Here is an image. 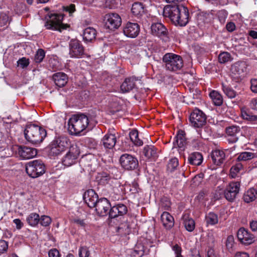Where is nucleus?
I'll list each match as a JSON object with an SVG mask.
<instances>
[{"label":"nucleus","instance_id":"1","mask_svg":"<svg viewBox=\"0 0 257 257\" xmlns=\"http://www.w3.org/2000/svg\"><path fill=\"white\" fill-rule=\"evenodd\" d=\"M163 16L169 18L175 25L180 26H186L189 19L188 9L182 5L171 4L166 6L164 8Z\"/></svg>","mask_w":257,"mask_h":257},{"label":"nucleus","instance_id":"2","mask_svg":"<svg viewBox=\"0 0 257 257\" xmlns=\"http://www.w3.org/2000/svg\"><path fill=\"white\" fill-rule=\"evenodd\" d=\"M89 123L88 116L84 113L73 114L68 120V129L71 134L79 135L86 129Z\"/></svg>","mask_w":257,"mask_h":257},{"label":"nucleus","instance_id":"3","mask_svg":"<svg viewBox=\"0 0 257 257\" xmlns=\"http://www.w3.org/2000/svg\"><path fill=\"white\" fill-rule=\"evenodd\" d=\"M24 135L27 141L34 145H38L43 142L47 133L44 128L36 124H30L26 126Z\"/></svg>","mask_w":257,"mask_h":257},{"label":"nucleus","instance_id":"4","mask_svg":"<svg viewBox=\"0 0 257 257\" xmlns=\"http://www.w3.org/2000/svg\"><path fill=\"white\" fill-rule=\"evenodd\" d=\"M69 147V139L62 135L56 136L47 147L49 155L51 157L58 156Z\"/></svg>","mask_w":257,"mask_h":257},{"label":"nucleus","instance_id":"5","mask_svg":"<svg viewBox=\"0 0 257 257\" xmlns=\"http://www.w3.org/2000/svg\"><path fill=\"white\" fill-rule=\"evenodd\" d=\"M63 15L59 14H48L45 17V26L47 29L62 32L67 29L69 25L62 23Z\"/></svg>","mask_w":257,"mask_h":257},{"label":"nucleus","instance_id":"6","mask_svg":"<svg viewBox=\"0 0 257 257\" xmlns=\"http://www.w3.org/2000/svg\"><path fill=\"white\" fill-rule=\"evenodd\" d=\"M163 61L165 63L167 70L176 71L180 70L183 66L182 57L174 53H167L163 57Z\"/></svg>","mask_w":257,"mask_h":257},{"label":"nucleus","instance_id":"7","mask_svg":"<svg viewBox=\"0 0 257 257\" xmlns=\"http://www.w3.org/2000/svg\"><path fill=\"white\" fill-rule=\"evenodd\" d=\"M26 171L29 176L35 178L45 173V166L41 160H36L30 161L26 164Z\"/></svg>","mask_w":257,"mask_h":257},{"label":"nucleus","instance_id":"8","mask_svg":"<svg viewBox=\"0 0 257 257\" xmlns=\"http://www.w3.org/2000/svg\"><path fill=\"white\" fill-rule=\"evenodd\" d=\"M80 149L76 144H73L69 147L68 152L62 159L63 165L69 167L74 164L79 155H80Z\"/></svg>","mask_w":257,"mask_h":257},{"label":"nucleus","instance_id":"9","mask_svg":"<svg viewBox=\"0 0 257 257\" xmlns=\"http://www.w3.org/2000/svg\"><path fill=\"white\" fill-rule=\"evenodd\" d=\"M189 120L192 126L199 128L206 123V116L202 111L196 108L191 113Z\"/></svg>","mask_w":257,"mask_h":257},{"label":"nucleus","instance_id":"10","mask_svg":"<svg viewBox=\"0 0 257 257\" xmlns=\"http://www.w3.org/2000/svg\"><path fill=\"white\" fill-rule=\"evenodd\" d=\"M151 33L164 41L169 39V32L167 28L161 23H153L151 26Z\"/></svg>","mask_w":257,"mask_h":257},{"label":"nucleus","instance_id":"11","mask_svg":"<svg viewBox=\"0 0 257 257\" xmlns=\"http://www.w3.org/2000/svg\"><path fill=\"white\" fill-rule=\"evenodd\" d=\"M119 162L124 169L128 171L134 170L139 166L138 159L128 154H122L120 157Z\"/></svg>","mask_w":257,"mask_h":257},{"label":"nucleus","instance_id":"12","mask_svg":"<svg viewBox=\"0 0 257 257\" xmlns=\"http://www.w3.org/2000/svg\"><path fill=\"white\" fill-rule=\"evenodd\" d=\"M69 55L71 58H81L84 55V47L77 39H71L69 42Z\"/></svg>","mask_w":257,"mask_h":257},{"label":"nucleus","instance_id":"13","mask_svg":"<svg viewBox=\"0 0 257 257\" xmlns=\"http://www.w3.org/2000/svg\"><path fill=\"white\" fill-rule=\"evenodd\" d=\"M104 26L106 29L114 30L118 29L121 24L120 17L116 13L106 14L104 17Z\"/></svg>","mask_w":257,"mask_h":257},{"label":"nucleus","instance_id":"14","mask_svg":"<svg viewBox=\"0 0 257 257\" xmlns=\"http://www.w3.org/2000/svg\"><path fill=\"white\" fill-rule=\"evenodd\" d=\"M239 182H232L227 185L224 190V195L226 199L229 202H233L239 193L240 189Z\"/></svg>","mask_w":257,"mask_h":257},{"label":"nucleus","instance_id":"15","mask_svg":"<svg viewBox=\"0 0 257 257\" xmlns=\"http://www.w3.org/2000/svg\"><path fill=\"white\" fill-rule=\"evenodd\" d=\"M94 208L98 215L105 216L107 214L109 215L108 210L109 211L111 207L110 203L107 199L101 198L99 199Z\"/></svg>","mask_w":257,"mask_h":257},{"label":"nucleus","instance_id":"16","mask_svg":"<svg viewBox=\"0 0 257 257\" xmlns=\"http://www.w3.org/2000/svg\"><path fill=\"white\" fill-rule=\"evenodd\" d=\"M237 236L240 242L245 245L250 244L254 241V236L243 227L238 230Z\"/></svg>","mask_w":257,"mask_h":257},{"label":"nucleus","instance_id":"17","mask_svg":"<svg viewBox=\"0 0 257 257\" xmlns=\"http://www.w3.org/2000/svg\"><path fill=\"white\" fill-rule=\"evenodd\" d=\"M140 26L136 23L127 22L123 27L124 34L127 37L136 38L140 33Z\"/></svg>","mask_w":257,"mask_h":257},{"label":"nucleus","instance_id":"18","mask_svg":"<svg viewBox=\"0 0 257 257\" xmlns=\"http://www.w3.org/2000/svg\"><path fill=\"white\" fill-rule=\"evenodd\" d=\"M83 199L90 208H94L99 200L98 195L93 189L87 190L83 194Z\"/></svg>","mask_w":257,"mask_h":257},{"label":"nucleus","instance_id":"19","mask_svg":"<svg viewBox=\"0 0 257 257\" xmlns=\"http://www.w3.org/2000/svg\"><path fill=\"white\" fill-rule=\"evenodd\" d=\"M127 212V207L123 204H118L112 207L109 211V217L115 218L119 216H123Z\"/></svg>","mask_w":257,"mask_h":257},{"label":"nucleus","instance_id":"20","mask_svg":"<svg viewBox=\"0 0 257 257\" xmlns=\"http://www.w3.org/2000/svg\"><path fill=\"white\" fill-rule=\"evenodd\" d=\"M18 153L20 156L24 159H29L36 156L37 150L25 146H21L18 149Z\"/></svg>","mask_w":257,"mask_h":257},{"label":"nucleus","instance_id":"21","mask_svg":"<svg viewBox=\"0 0 257 257\" xmlns=\"http://www.w3.org/2000/svg\"><path fill=\"white\" fill-rule=\"evenodd\" d=\"M139 78L135 76H132L125 79L120 85V89L123 93L128 92L136 87V82L139 80Z\"/></svg>","mask_w":257,"mask_h":257},{"label":"nucleus","instance_id":"22","mask_svg":"<svg viewBox=\"0 0 257 257\" xmlns=\"http://www.w3.org/2000/svg\"><path fill=\"white\" fill-rule=\"evenodd\" d=\"M53 80L55 85L59 87H64L68 82L67 75L63 72H57L53 75Z\"/></svg>","mask_w":257,"mask_h":257},{"label":"nucleus","instance_id":"23","mask_svg":"<svg viewBox=\"0 0 257 257\" xmlns=\"http://www.w3.org/2000/svg\"><path fill=\"white\" fill-rule=\"evenodd\" d=\"M116 142V137L113 134H106L101 139V144H102L105 148L112 149L115 146Z\"/></svg>","mask_w":257,"mask_h":257},{"label":"nucleus","instance_id":"24","mask_svg":"<svg viewBox=\"0 0 257 257\" xmlns=\"http://www.w3.org/2000/svg\"><path fill=\"white\" fill-rule=\"evenodd\" d=\"M211 158L213 163L216 165H220L223 163L225 155L223 151L216 150L212 152Z\"/></svg>","mask_w":257,"mask_h":257},{"label":"nucleus","instance_id":"25","mask_svg":"<svg viewBox=\"0 0 257 257\" xmlns=\"http://www.w3.org/2000/svg\"><path fill=\"white\" fill-rule=\"evenodd\" d=\"M246 69V65L243 61H238L231 65L230 71L234 75L242 74Z\"/></svg>","mask_w":257,"mask_h":257},{"label":"nucleus","instance_id":"26","mask_svg":"<svg viewBox=\"0 0 257 257\" xmlns=\"http://www.w3.org/2000/svg\"><path fill=\"white\" fill-rule=\"evenodd\" d=\"M161 219L164 226L166 229L171 228L174 225L173 217L168 212H164L161 216Z\"/></svg>","mask_w":257,"mask_h":257},{"label":"nucleus","instance_id":"27","mask_svg":"<svg viewBox=\"0 0 257 257\" xmlns=\"http://www.w3.org/2000/svg\"><path fill=\"white\" fill-rule=\"evenodd\" d=\"M143 154L146 158L155 160L158 158V155L157 149L152 145H147L144 147Z\"/></svg>","mask_w":257,"mask_h":257},{"label":"nucleus","instance_id":"28","mask_svg":"<svg viewBox=\"0 0 257 257\" xmlns=\"http://www.w3.org/2000/svg\"><path fill=\"white\" fill-rule=\"evenodd\" d=\"M96 31L92 27L86 28L83 32V38L86 42H91L95 39Z\"/></svg>","mask_w":257,"mask_h":257},{"label":"nucleus","instance_id":"29","mask_svg":"<svg viewBox=\"0 0 257 257\" xmlns=\"http://www.w3.org/2000/svg\"><path fill=\"white\" fill-rule=\"evenodd\" d=\"M196 20L198 25L202 27L205 23L209 22L210 20V14L206 12H199L196 14Z\"/></svg>","mask_w":257,"mask_h":257},{"label":"nucleus","instance_id":"30","mask_svg":"<svg viewBox=\"0 0 257 257\" xmlns=\"http://www.w3.org/2000/svg\"><path fill=\"white\" fill-rule=\"evenodd\" d=\"M189 164L192 165L199 166L203 161V157L199 152H194L190 154L188 158Z\"/></svg>","mask_w":257,"mask_h":257},{"label":"nucleus","instance_id":"31","mask_svg":"<svg viewBox=\"0 0 257 257\" xmlns=\"http://www.w3.org/2000/svg\"><path fill=\"white\" fill-rule=\"evenodd\" d=\"M221 87L225 95L229 98H234L237 95V93L227 83L222 82Z\"/></svg>","mask_w":257,"mask_h":257},{"label":"nucleus","instance_id":"32","mask_svg":"<svg viewBox=\"0 0 257 257\" xmlns=\"http://www.w3.org/2000/svg\"><path fill=\"white\" fill-rule=\"evenodd\" d=\"M241 115L243 119L251 123H257V115L253 114L249 110H241Z\"/></svg>","mask_w":257,"mask_h":257},{"label":"nucleus","instance_id":"33","mask_svg":"<svg viewBox=\"0 0 257 257\" xmlns=\"http://www.w3.org/2000/svg\"><path fill=\"white\" fill-rule=\"evenodd\" d=\"M184 132L182 131H179L176 136V140L173 142L174 146L176 145L180 149L183 148L186 144V141L185 136H184Z\"/></svg>","mask_w":257,"mask_h":257},{"label":"nucleus","instance_id":"34","mask_svg":"<svg viewBox=\"0 0 257 257\" xmlns=\"http://www.w3.org/2000/svg\"><path fill=\"white\" fill-rule=\"evenodd\" d=\"M257 197V190L254 188L248 190L243 195V199L245 202L249 203L254 200Z\"/></svg>","mask_w":257,"mask_h":257},{"label":"nucleus","instance_id":"35","mask_svg":"<svg viewBox=\"0 0 257 257\" xmlns=\"http://www.w3.org/2000/svg\"><path fill=\"white\" fill-rule=\"evenodd\" d=\"M132 13L133 14L140 18L144 13V7L141 3H135L132 5Z\"/></svg>","mask_w":257,"mask_h":257},{"label":"nucleus","instance_id":"36","mask_svg":"<svg viewBox=\"0 0 257 257\" xmlns=\"http://www.w3.org/2000/svg\"><path fill=\"white\" fill-rule=\"evenodd\" d=\"M209 95L215 105L220 106L222 104V96L218 91L213 90L210 93Z\"/></svg>","mask_w":257,"mask_h":257},{"label":"nucleus","instance_id":"37","mask_svg":"<svg viewBox=\"0 0 257 257\" xmlns=\"http://www.w3.org/2000/svg\"><path fill=\"white\" fill-rule=\"evenodd\" d=\"M26 221L30 226H35L39 222V215L36 213H31L27 217Z\"/></svg>","mask_w":257,"mask_h":257},{"label":"nucleus","instance_id":"38","mask_svg":"<svg viewBox=\"0 0 257 257\" xmlns=\"http://www.w3.org/2000/svg\"><path fill=\"white\" fill-rule=\"evenodd\" d=\"M183 219L184 224L186 230L190 232L192 231L195 228V222L194 220L189 218L187 215H184Z\"/></svg>","mask_w":257,"mask_h":257},{"label":"nucleus","instance_id":"39","mask_svg":"<svg viewBox=\"0 0 257 257\" xmlns=\"http://www.w3.org/2000/svg\"><path fill=\"white\" fill-rule=\"evenodd\" d=\"M205 221L207 225H214L218 222V216L215 213L210 212L206 215Z\"/></svg>","mask_w":257,"mask_h":257},{"label":"nucleus","instance_id":"40","mask_svg":"<svg viewBox=\"0 0 257 257\" xmlns=\"http://www.w3.org/2000/svg\"><path fill=\"white\" fill-rule=\"evenodd\" d=\"M131 141L136 146H142L143 141L138 138V132L137 130H133L129 134Z\"/></svg>","mask_w":257,"mask_h":257},{"label":"nucleus","instance_id":"41","mask_svg":"<svg viewBox=\"0 0 257 257\" xmlns=\"http://www.w3.org/2000/svg\"><path fill=\"white\" fill-rule=\"evenodd\" d=\"M255 157V154L251 152H243L239 154L237 158L238 162L247 161L253 159Z\"/></svg>","mask_w":257,"mask_h":257},{"label":"nucleus","instance_id":"42","mask_svg":"<svg viewBox=\"0 0 257 257\" xmlns=\"http://www.w3.org/2000/svg\"><path fill=\"white\" fill-rule=\"evenodd\" d=\"M82 163L88 167L91 168L96 162V158L91 154H88L82 158Z\"/></svg>","mask_w":257,"mask_h":257},{"label":"nucleus","instance_id":"43","mask_svg":"<svg viewBox=\"0 0 257 257\" xmlns=\"http://www.w3.org/2000/svg\"><path fill=\"white\" fill-rule=\"evenodd\" d=\"M243 165L236 160V163L233 165L230 169V176L232 178H235L237 173L239 172L243 168Z\"/></svg>","mask_w":257,"mask_h":257},{"label":"nucleus","instance_id":"44","mask_svg":"<svg viewBox=\"0 0 257 257\" xmlns=\"http://www.w3.org/2000/svg\"><path fill=\"white\" fill-rule=\"evenodd\" d=\"M231 57L227 52H221L218 56V61L220 63H225L231 61Z\"/></svg>","mask_w":257,"mask_h":257},{"label":"nucleus","instance_id":"45","mask_svg":"<svg viewBox=\"0 0 257 257\" xmlns=\"http://www.w3.org/2000/svg\"><path fill=\"white\" fill-rule=\"evenodd\" d=\"M240 131V127L236 125L230 126L226 128V133L227 135L231 137H235Z\"/></svg>","mask_w":257,"mask_h":257},{"label":"nucleus","instance_id":"46","mask_svg":"<svg viewBox=\"0 0 257 257\" xmlns=\"http://www.w3.org/2000/svg\"><path fill=\"white\" fill-rule=\"evenodd\" d=\"M45 56V51L42 49H39L35 55L34 61L37 63H40L42 62Z\"/></svg>","mask_w":257,"mask_h":257},{"label":"nucleus","instance_id":"47","mask_svg":"<svg viewBox=\"0 0 257 257\" xmlns=\"http://www.w3.org/2000/svg\"><path fill=\"white\" fill-rule=\"evenodd\" d=\"M179 165L178 160L176 158L171 159L167 165V169L169 171H174Z\"/></svg>","mask_w":257,"mask_h":257},{"label":"nucleus","instance_id":"48","mask_svg":"<svg viewBox=\"0 0 257 257\" xmlns=\"http://www.w3.org/2000/svg\"><path fill=\"white\" fill-rule=\"evenodd\" d=\"M40 223L43 226H48L51 222V219L50 217L47 215H42L40 217Z\"/></svg>","mask_w":257,"mask_h":257},{"label":"nucleus","instance_id":"49","mask_svg":"<svg viewBox=\"0 0 257 257\" xmlns=\"http://www.w3.org/2000/svg\"><path fill=\"white\" fill-rule=\"evenodd\" d=\"M234 237L232 235H229L226 240V246L227 249L231 251L232 250V247L234 245Z\"/></svg>","mask_w":257,"mask_h":257},{"label":"nucleus","instance_id":"50","mask_svg":"<svg viewBox=\"0 0 257 257\" xmlns=\"http://www.w3.org/2000/svg\"><path fill=\"white\" fill-rule=\"evenodd\" d=\"M90 254L89 250L87 247L82 246L79 249V257H89Z\"/></svg>","mask_w":257,"mask_h":257},{"label":"nucleus","instance_id":"51","mask_svg":"<svg viewBox=\"0 0 257 257\" xmlns=\"http://www.w3.org/2000/svg\"><path fill=\"white\" fill-rule=\"evenodd\" d=\"M160 206L164 210H169L171 206V202L167 198H163L161 200Z\"/></svg>","mask_w":257,"mask_h":257},{"label":"nucleus","instance_id":"52","mask_svg":"<svg viewBox=\"0 0 257 257\" xmlns=\"http://www.w3.org/2000/svg\"><path fill=\"white\" fill-rule=\"evenodd\" d=\"M17 63L18 66H20L21 68H24L29 65V61L28 59H27L25 57H23L17 61Z\"/></svg>","mask_w":257,"mask_h":257},{"label":"nucleus","instance_id":"53","mask_svg":"<svg viewBox=\"0 0 257 257\" xmlns=\"http://www.w3.org/2000/svg\"><path fill=\"white\" fill-rule=\"evenodd\" d=\"M172 248L176 254L175 257H183L181 254L182 248L179 245L175 244L172 246Z\"/></svg>","mask_w":257,"mask_h":257},{"label":"nucleus","instance_id":"54","mask_svg":"<svg viewBox=\"0 0 257 257\" xmlns=\"http://www.w3.org/2000/svg\"><path fill=\"white\" fill-rule=\"evenodd\" d=\"M8 248V243L4 240H0V253H3L6 252Z\"/></svg>","mask_w":257,"mask_h":257},{"label":"nucleus","instance_id":"55","mask_svg":"<svg viewBox=\"0 0 257 257\" xmlns=\"http://www.w3.org/2000/svg\"><path fill=\"white\" fill-rule=\"evenodd\" d=\"M88 147L90 149H94L97 146L96 142L94 140L92 139L88 138L85 142Z\"/></svg>","mask_w":257,"mask_h":257},{"label":"nucleus","instance_id":"56","mask_svg":"<svg viewBox=\"0 0 257 257\" xmlns=\"http://www.w3.org/2000/svg\"><path fill=\"white\" fill-rule=\"evenodd\" d=\"M250 89L253 93H257V79H251L250 80Z\"/></svg>","mask_w":257,"mask_h":257},{"label":"nucleus","instance_id":"57","mask_svg":"<svg viewBox=\"0 0 257 257\" xmlns=\"http://www.w3.org/2000/svg\"><path fill=\"white\" fill-rule=\"evenodd\" d=\"M227 16V14L224 11H220L219 13L218 19L221 23L224 24L225 23Z\"/></svg>","mask_w":257,"mask_h":257},{"label":"nucleus","instance_id":"58","mask_svg":"<svg viewBox=\"0 0 257 257\" xmlns=\"http://www.w3.org/2000/svg\"><path fill=\"white\" fill-rule=\"evenodd\" d=\"M63 10L68 12L70 15L75 11V6L74 4H71L69 6H64Z\"/></svg>","mask_w":257,"mask_h":257},{"label":"nucleus","instance_id":"59","mask_svg":"<svg viewBox=\"0 0 257 257\" xmlns=\"http://www.w3.org/2000/svg\"><path fill=\"white\" fill-rule=\"evenodd\" d=\"M49 257H60L59 251L56 249H51L48 253Z\"/></svg>","mask_w":257,"mask_h":257},{"label":"nucleus","instance_id":"60","mask_svg":"<svg viewBox=\"0 0 257 257\" xmlns=\"http://www.w3.org/2000/svg\"><path fill=\"white\" fill-rule=\"evenodd\" d=\"M9 17L4 15L0 17V25L1 27L7 25L8 23Z\"/></svg>","mask_w":257,"mask_h":257},{"label":"nucleus","instance_id":"61","mask_svg":"<svg viewBox=\"0 0 257 257\" xmlns=\"http://www.w3.org/2000/svg\"><path fill=\"white\" fill-rule=\"evenodd\" d=\"M226 28L228 32H232L235 30V25L234 23L230 22L227 23Z\"/></svg>","mask_w":257,"mask_h":257},{"label":"nucleus","instance_id":"62","mask_svg":"<svg viewBox=\"0 0 257 257\" xmlns=\"http://www.w3.org/2000/svg\"><path fill=\"white\" fill-rule=\"evenodd\" d=\"M139 184L136 182L134 181L132 183V187L130 188V190L133 193H136L138 192Z\"/></svg>","mask_w":257,"mask_h":257},{"label":"nucleus","instance_id":"63","mask_svg":"<svg viewBox=\"0 0 257 257\" xmlns=\"http://www.w3.org/2000/svg\"><path fill=\"white\" fill-rule=\"evenodd\" d=\"M73 222L81 227H84L86 224L84 220L78 218L74 219Z\"/></svg>","mask_w":257,"mask_h":257},{"label":"nucleus","instance_id":"64","mask_svg":"<svg viewBox=\"0 0 257 257\" xmlns=\"http://www.w3.org/2000/svg\"><path fill=\"white\" fill-rule=\"evenodd\" d=\"M207 257H218V255L212 248H209L207 251Z\"/></svg>","mask_w":257,"mask_h":257}]
</instances>
